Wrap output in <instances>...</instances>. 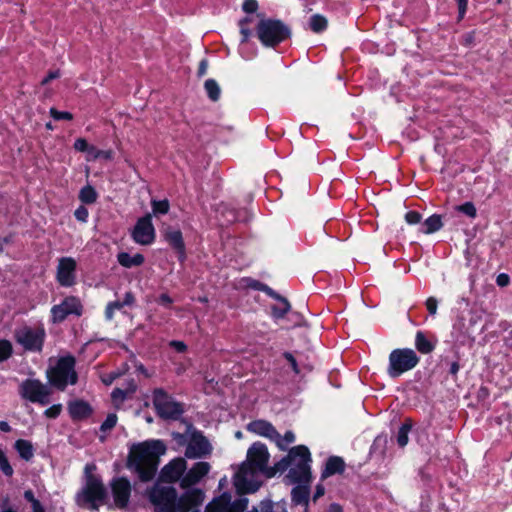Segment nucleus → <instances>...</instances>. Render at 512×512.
<instances>
[{
  "instance_id": "774afa93",
  "label": "nucleus",
  "mask_w": 512,
  "mask_h": 512,
  "mask_svg": "<svg viewBox=\"0 0 512 512\" xmlns=\"http://www.w3.org/2000/svg\"><path fill=\"white\" fill-rule=\"evenodd\" d=\"M0 430L4 431V432H9L10 431L9 424L5 421H0Z\"/></svg>"
},
{
  "instance_id": "2f4dec72",
  "label": "nucleus",
  "mask_w": 512,
  "mask_h": 512,
  "mask_svg": "<svg viewBox=\"0 0 512 512\" xmlns=\"http://www.w3.org/2000/svg\"><path fill=\"white\" fill-rule=\"evenodd\" d=\"M289 310V302L284 298H279L277 303L272 307V314L275 318H282Z\"/></svg>"
},
{
  "instance_id": "f3484780",
  "label": "nucleus",
  "mask_w": 512,
  "mask_h": 512,
  "mask_svg": "<svg viewBox=\"0 0 512 512\" xmlns=\"http://www.w3.org/2000/svg\"><path fill=\"white\" fill-rule=\"evenodd\" d=\"M76 266V261L72 257L59 259L56 277L60 285L70 287L75 284Z\"/></svg>"
},
{
  "instance_id": "ddd939ff",
  "label": "nucleus",
  "mask_w": 512,
  "mask_h": 512,
  "mask_svg": "<svg viewBox=\"0 0 512 512\" xmlns=\"http://www.w3.org/2000/svg\"><path fill=\"white\" fill-rule=\"evenodd\" d=\"M131 236L140 245H150L155 241L156 233L150 215L138 219Z\"/></svg>"
},
{
  "instance_id": "69168bd1",
  "label": "nucleus",
  "mask_w": 512,
  "mask_h": 512,
  "mask_svg": "<svg viewBox=\"0 0 512 512\" xmlns=\"http://www.w3.org/2000/svg\"><path fill=\"white\" fill-rule=\"evenodd\" d=\"M324 492H325L324 487L321 486V485H318L317 488H316V492H315L314 498L317 499V498L323 496Z\"/></svg>"
},
{
  "instance_id": "c9c22d12",
  "label": "nucleus",
  "mask_w": 512,
  "mask_h": 512,
  "mask_svg": "<svg viewBox=\"0 0 512 512\" xmlns=\"http://www.w3.org/2000/svg\"><path fill=\"white\" fill-rule=\"evenodd\" d=\"M261 511L262 512H287L285 503H275L272 504L271 502H262L261 503Z\"/></svg>"
},
{
  "instance_id": "6e6552de",
  "label": "nucleus",
  "mask_w": 512,
  "mask_h": 512,
  "mask_svg": "<svg viewBox=\"0 0 512 512\" xmlns=\"http://www.w3.org/2000/svg\"><path fill=\"white\" fill-rule=\"evenodd\" d=\"M257 33L260 41L266 46H274L283 41L288 30L281 22L275 20H262L258 24Z\"/></svg>"
},
{
  "instance_id": "f257e3e1",
  "label": "nucleus",
  "mask_w": 512,
  "mask_h": 512,
  "mask_svg": "<svg viewBox=\"0 0 512 512\" xmlns=\"http://www.w3.org/2000/svg\"><path fill=\"white\" fill-rule=\"evenodd\" d=\"M270 454L265 444L253 443L247 450L246 460L234 477V485L240 493L255 492L261 486V477L271 478L278 473V462L270 467Z\"/></svg>"
},
{
  "instance_id": "1a4fd4ad",
  "label": "nucleus",
  "mask_w": 512,
  "mask_h": 512,
  "mask_svg": "<svg viewBox=\"0 0 512 512\" xmlns=\"http://www.w3.org/2000/svg\"><path fill=\"white\" fill-rule=\"evenodd\" d=\"M45 330L42 327L31 328L21 327L15 331V339L24 349L29 351H40L45 340Z\"/></svg>"
},
{
  "instance_id": "49530a36",
  "label": "nucleus",
  "mask_w": 512,
  "mask_h": 512,
  "mask_svg": "<svg viewBox=\"0 0 512 512\" xmlns=\"http://www.w3.org/2000/svg\"><path fill=\"white\" fill-rule=\"evenodd\" d=\"M405 220L408 224L414 225L420 222L421 215L416 211H409L405 215Z\"/></svg>"
},
{
  "instance_id": "dca6fc26",
  "label": "nucleus",
  "mask_w": 512,
  "mask_h": 512,
  "mask_svg": "<svg viewBox=\"0 0 512 512\" xmlns=\"http://www.w3.org/2000/svg\"><path fill=\"white\" fill-rule=\"evenodd\" d=\"M114 504L122 509L128 504L131 495V484L123 477L115 478L110 483Z\"/></svg>"
},
{
  "instance_id": "37998d69",
  "label": "nucleus",
  "mask_w": 512,
  "mask_h": 512,
  "mask_svg": "<svg viewBox=\"0 0 512 512\" xmlns=\"http://www.w3.org/2000/svg\"><path fill=\"white\" fill-rule=\"evenodd\" d=\"M92 145H89L86 139L84 138H78L74 142V148L75 150L79 152H86L87 156L90 154V149Z\"/></svg>"
},
{
  "instance_id": "423d86ee",
  "label": "nucleus",
  "mask_w": 512,
  "mask_h": 512,
  "mask_svg": "<svg viewBox=\"0 0 512 512\" xmlns=\"http://www.w3.org/2000/svg\"><path fill=\"white\" fill-rule=\"evenodd\" d=\"M74 367V357L65 356L60 358L56 365L47 372L51 385L60 390H64L68 384L74 385L77 382V373Z\"/></svg>"
},
{
  "instance_id": "bb28decb",
  "label": "nucleus",
  "mask_w": 512,
  "mask_h": 512,
  "mask_svg": "<svg viewBox=\"0 0 512 512\" xmlns=\"http://www.w3.org/2000/svg\"><path fill=\"white\" fill-rule=\"evenodd\" d=\"M441 216L434 214L427 218L423 224L424 228L422 230L425 234H431L441 229L442 227Z\"/></svg>"
},
{
  "instance_id": "9b49d317",
  "label": "nucleus",
  "mask_w": 512,
  "mask_h": 512,
  "mask_svg": "<svg viewBox=\"0 0 512 512\" xmlns=\"http://www.w3.org/2000/svg\"><path fill=\"white\" fill-rule=\"evenodd\" d=\"M50 393V389L38 380H26L20 386L22 397L34 403L47 404Z\"/></svg>"
},
{
  "instance_id": "9d476101",
  "label": "nucleus",
  "mask_w": 512,
  "mask_h": 512,
  "mask_svg": "<svg viewBox=\"0 0 512 512\" xmlns=\"http://www.w3.org/2000/svg\"><path fill=\"white\" fill-rule=\"evenodd\" d=\"M154 407L162 418L176 419L182 413L181 406L173 401L162 389H156L153 393Z\"/></svg>"
},
{
  "instance_id": "a878e982",
  "label": "nucleus",
  "mask_w": 512,
  "mask_h": 512,
  "mask_svg": "<svg viewBox=\"0 0 512 512\" xmlns=\"http://www.w3.org/2000/svg\"><path fill=\"white\" fill-rule=\"evenodd\" d=\"M15 449L19 453L20 457L26 461L30 460L34 455L33 446L27 440H17L15 442Z\"/></svg>"
},
{
  "instance_id": "6e6d98bb",
  "label": "nucleus",
  "mask_w": 512,
  "mask_h": 512,
  "mask_svg": "<svg viewBox=\"0 0 512 512\" xmlns=\"http://www.w3.org/2000/svg\"><path fill=\"white\" fill-rule=\"evenodd\" d=\"M282 444L287 447V445L293 443L295 441V435L291 431H287L284 436H281Z\"/></svg>"
},
{
  "instance_id": "c756f323",
  "label": "nucleus",
  "mask_w": 512,
  "mask_h": 512,
  "mask_svg": "<svg viewBox=\"0 0 512 512\" xmlns=\"http://www.w3.org/2000/svg\"><path fill=\"white\" fill-rule=\"evenodd\" d=\"M79 199L85 204H93L97 200V192L90 186H84L79 192Z\"/></svg>"
},
{
  "instance_id": "bf43d9fd",
  "label": "nucleus",
  "mask_w": 512,
  "mask_h": 512,
  "mask_svg": "<svg viewBox=\"0 0 512 512\" xmlns=\"http://www.w3.org/2000/svg\"><path fill=\"white\" fill-rule=\"evenodd\" d=\"M158 303L163 306L169 307L173 303V300L168 294L164 293L159 296Z\"/></svg>"
},
{
  "instance_id": "20e7f679",
  "label": "nucleus",
  "mask_w": 512,
  "mask_h": 512,
  "mask_svg": "<svg viewBox=\"0 0 512 512\" xmlns=\"http://www.w3.org/2000/svg\"><path fill=\"white\" fill-rule=\"evenodd\" d=\"M311 454L304 445L291 448L286 457L278 462V472L289 469L287 478L291 483L308 484L311 481Z\"/></svg>"
},
{
  "instance_id": "f8f14e48",
  "label": "nucleus",
  "mask_w": 512,
  "mask_h": 512,
  "mask_svg": "<svg viewBox=\"0 0 512 512\" xmlns=\"http://www.w3.org/2000/svg\"><path fill=\"white\" fill-rule=\"evenodd\" d=\"M82 304L77 297H66L60 304L51 308V319L53 323L63 322L69 315L80 316Z\"/></svg>"
},
{
  "instance_id": "412c9836",
  "label": "nucleus",
  "mask_w": 512,
  "mask_h": 512,
  "mask_svg": "<svg viewBox=\"0 0 512 512\" xmlns=\"http://www.w3.org/2000/svg\"><path fill=\"white\" fill-rule=\"evenodd\" d=\"M164 239L178 253L181 261L185 258V244L182 233L178 229L167 228L164 232Z\"/></svg>"
},
{
  "instance_id": "3c124183",
  "label": "nucleus",
  "mask_w": 512,
  "mask_h": 512,
  "mask_svg": "<svg viewBox=\"0 0 512 512\" xmlns=\"http://www.w3.org/2000/svg\"><path fill=\"white\" fill-rule=\"evenodd\" d=\"M258 5L256 0H245L243 3V10L247 13H253L256 11Z\"/></svg>"
},
{
  "instance_id": "680f3d73",
  "label": "nucleus",
  "mask_w": 512,
  "mask_h": 512,
  "mask_svg": "<svg viewBox=\"0 0 512 512\" xmlns=\"http://www.w3.org/2000/svg\"><path fill=\"white\" fill-rule=\"evenodd\" d=\"M134 301H135L134 295L131 292H127L125 294L124 300H123V302H121V304H123V306H125V305L130 306L134 303Z\"/></svg>"
},
{
  "instance_id": "393cba45",
  "label": "nucleus",
  "mask_w": 512,
  "mask_h": 512,
  "mask_svg": "<svg viewBox=\"0 0 512 512\" xmlns=\"http://www.w3.org/2000/svg\"><path fill=\"white\" fill-rule=\"evenodd\" d=\"M292 501L295 504L307 506L309 491L306 486L299 485L292 489Z\"/></svg>"
},
{
  "instance_id": "473e14b6",
  "label": "nucleus",
  "mask_w": 512,
  "mask_h": 512,
  "mask_svg": "<svg viewBox=\"0 0 512 512\" xmlns=\"http://www.w3.org/2000/svg\"><path fill=\"white\" fill-rule=\"evenodd\" d=\"M24 498L27 502L30 503L32 512H45L44 506L41 502L35 497V494L32 490H26L24 492Z\"/></svg>"
},
{
  "instance_id": "4d7b16f0",
  "label": "nucleus",
  "mask_w": 512,
  "mask_h": 512,
  "mask_svg": "<svg viewBox=\"0 0 512 512\" xmlns=\"http://www.w3.org/2000/svg\"><path fill=\"white\" fill-rule=\"evenodd\" d=\"M510 278L507 274L501 273L496 278V283L500 287H505L509 284Z\"/></svg>"
},
{
  "instance_id": "13d9d810",
  "label": "nucleus",
  "mask_w": 512,
  "mask_h": 512,
  "mask_svg": "<svg viewBox=\"0 0 512 512\" xmlns=\"http://www.w3.org/2000/svg\"><path fill=\"white\" fill-rule=\"evenodd\" d=\"M458 3L459 19H462L466 13L468 0H456Z\"/></svg>"
},
{
  "instance_id": "603ef678",
  "label": "nucleus",
  "mask_w": 512,
  "mask_h": 512,
  "mask_svg": "<svg viewBox=\"0 0 512 512\" xmlns=\"http://www.w3.org/2000/svg\"><path fill=\"white\" fill-rule=\"evenodd\" d=\"M284 357L286 358V360L289 362V364L291 365V368L292 370L298 374L300 373V369L298 367V364H297V361L296 359L294 358V356L291 354V353H285L284 354Z\"/></svg>"
},
{
  "instance_id": "7ed1b4c3",
  "label": "nucleus",
  "mask_w": 512,
  "mask_h": 512,
  "mask_svg": "<svg viewBox=\"0 0 512 512\" xmlns=\"http://www.w3.org/2000/svg\"><path fill=\"white\" fill-rule=\"evenodd\" d=\"M166 451L160 440H149L131 447L128 456V467L134 469L142 481H149L154 476L159 457Z\"/></svg>"
},
{
  "instance_id": "c85d7f7f",
  "label": "nucleus",
  "mask_w": 512,
  "mask_h": 512,
  "mask_svg": "<svg viewBox=\"0 0 512 512\" xmlns=\"http://www.w3.org/2000/svg\"><path fill=\"white\" fill-rule=\"evenodd\" d=\"M309 25L312 31L315 33H320L327 28L328 21L324 16L315 14L310 18Z\"/></svg>"
},
{
  "instance_id": "338daca9",
  "label": "nucleus",
  "mask_w": 512,
  "mask_h": 512,
  "mask_svg": "<svg viewBox=\"0 0 512 512\" xmlns=\"http://www.w3.org/2000/svg\"><path fill=\"white\" fill-rule=\"evenodd\" d=\"M459 371V365L457 362H453L450 367V373L456 375Z\"/></svg>"
},
{
  "instance_id": "a19ab883",
  "label": "nucleus",
  "mask_w": 512,
  "mask_h": 512,
  "mask_svg": "<svg viewBox=\"0 0 512 512\" xmlns=\"http://www.w3.org/2000/svg\"><path fill=\"white\" fill-rule=\"evenodd\" d=\"M116 423H117L116 414H114V413L109 414L106 417L105 421L101 425V431H103V432L110 431L112 428L115 427Z\"/></svg>"
},
{
  "instance_id": "58836bf2",
  "label": "nucleus",
  "mask_w": 512,
  "mask_h": 512,
  "mask_svg": "<svg viewBox=\"0 0 512 512\" xmlns=\"http://www.w3.org/2000/svg\"><path fill=\"white\" fill-rule=\"evenodd\" d=\"M12 354V345L7 340L0 341V362L8 359Z\"/></svg>"
},
{
  "instance_id": "b1692460",
  "label": "nucleus",
  "mask_w": 512,
  "mask_h": 512,
  "mask_svg": "<svg viewBox=\"0 0 512 512\" xmlns=\"http://www.w3.org/2000/svg\"><path fill=\"white\" fill-rule=\"evenodd\" d=\"M69 412L74 418H83L89 415L90 407L83 401H75L70 403Z\"/></svg>"
},
{
  "instance_id": "09e8293b",
  "label": "nucleus",
  "mask_w": 512,
  "mask_h": 512,
  "mask_svg": "<svg viewBox=\"0 0 512 512\" xmlns=\"http://www.w3.org/2000/svg\"><path fill=\"white\" fill-rule=\"evenodd\" d=\"M438 301L434 297H429L426 300V308L430 314L435 315L437 313Z\"/></svg>"
},
{
  "instance_id": "4c0bfd02",
  "label": "nucleus",
  "mask_w": 512,
  "mask_h": 512,
  "mask_svg": "<svg viewBox=\"0 0 512 512\" xmlns=\"http://www.w3.org/2000/svg\"><path fill=\"white\" fill-rule=\"evenodd\" d=\"M152 210L154 214H166L169 211L168 200L152 201Z\"/></svg>"
},
{
  "instance_id": "cd10ccee",
  "label": "nucleus",
  "mask_w": 512,
  "mask_h": 512,
  "mask_svg": "<svg viewBox=\"0 0 512 512\" xmlns=\"http://www.w3.org/2000/svg\"><path fill=\"white\" fill-rule=\"evenodd\" d=\"M415 347L419 352L423 354H428L432 352L434 349L432 343L425 337V335L421 331H418L416 333Z\"/></svg>"
},
{
  "instance_id": "a18cd8bd",
  "label": "nucleus",
  "mask_w": 512,
  "mask_h": 512,
  "mask_svg": "<svg viewBox=\"0 0 512 512\" xmlns=\"http://www.w3.org/2000/svg\"><path fill=\"white\" fill-rule=\"evenodd\" d=\"M50 115L55 120H71L73 118L72 114L70 112L66 111H58L55 108L50 109Z\"/></svg>"
},
{
  "instance_id": "e2e57ef3",
  "label": "nucleus",
  "mask_w": 512,
  "mask_h": 512,
  "mask_svg": "<svg viewBox=\"0 0 512 512\" xmlns=\"http://www.w3.org/2000/svg\"><path fill=\"white\" fill-rule=\"evenodd\" d=\"M116 377H118V374H110V375H107V376H103L102 377V381L106 385H110Z\"/></svg>"
},
{
  "instance_id": "79ce46f5",
  "label": "nucleus",
  "mask_w": 512,
  "mask_h": 512,
  "mask_svg": "<svg viewBox=\"0 0 512 512\" xmlns=\"http://www.w3.org/2000/svg\"><path fill=\"white\" fill-rule=\"evenodd\" d=\"M122 307H123V304H121V302H119V301H114V302L109 303L106 306V310H105V317H106V319L107 320H112L114 312L116 310L121 309Z\"/></svg>"
},
{
  "instance_id": "7c9ffc66",
  "label": "nucleus",
  "mask_w": 512,
  "mask_h": 512,
  "mask_svg": "<svg viewBox=\"0 0 512 512\" xmlns=\"http://www.w3.org/2000/svg\"><path fill=\"white\" fill-rule=\"evenodd\" d=\"M206 93L212 101H217L220 98L221 89L218 83L213 79H208L204 84Z\"/></svg>"
},
{
  "instance_id": "5701e85b",
  "label": "nucleus",
  "mask_w": 512,
  "mask_h": 512,
  "mask_svg": "<svg viewBox=\"0 0 512 512\" xmlns=\"http://www.w3.org/2000/svg\"><path fill=\"white\" fill-rule=\"evenodd\" d=\"M344 469V462L340 457H331L326 462L324 471L322 472V478L325 479L333 474L342 472Z\"/></svg>"
},
{
  "instance_id": "5fc2aeb1",
  "label": "nucleus",
  "mask_w": 512,
  "mask_h": 512,
  "mask_svg": "<svg viewBox=\"0 0 512 512\" xmlns=\"http://www.w3.org/2000/svg\"><path fill=\"white\" fill-rule=\"evenodd\" d=\"M125 397H126V392L119 388L114 389L112 392V398L115 402H121L125 399Z\"/></svg>"
},
{
  "instance_id": "aec40b11",
  "label": "nucleus",
  "mask_w": 512,
  "mask_h": 512,
  "mask_svg": "<svg viewBox=\"0 0 512 512\" xmlns=\"http://www.w3.org/2000/svg\"><path fill=\"white\" fill-rule=\"evenodd\" d=\"M211 446L209 442L202 435H193L189 441L185 456L191 459L200 458L209 454Z\"/></svg>"
},
{
  "instance_id": "4be33fe9",
  "label": "nucleus",
  "mask_w": 512,
  "mask_h": 512,
  "mask_svg": "<svg viewBox=\"0 0 512 512\" xmlns=\"http://www.w3.org/2000/svg\"><path fill=\"white\" fill-rule=\"evenodd\" d=\"M117 260L121 266L125 268H132L141 266L144 263L145 258L140 253L130 255L129 253L121 252L117 255Z\"/></svg>"
},
{
  "instance_id": "0eeeda50",
  "label": "nucleus",
  "mask_w": 512,
  "mask_h": 512,
  "mask_svg": "<svg viewBox=\"0 0 512 512\" xmlns=\"http://www.w3.org/2000/svg\"><path fill=\"white\" fill-rule=\"evenodd\" d=\"M418 363L419 357L414 350L409 348L394 349L389 354L387 373L391 378H397L412 370Z\"/></svg>"
},
{
  "instance_id": "ea45409f",
  "label": "nucleus",
  "mask_w": 512,
  "mask_h": 512,
  "mask_svg": "<svg viewBox=\"0 0 512 512\" xmlns=\"http://www.w3.org/2000/svg\"><path fill=\"white\" fill-rule=\"evenodd\" d=\"M408 433L409 427L407 425H402L397 434V443L400 447H405L408 443Z\"/></svg>"
},
{
  "instance_id": "8fccbe9b",
  "label": "nucleus",
  "mask_w": 512,
  "mask_h": 512,
  "mask_svg": "<svg viewBox=\"0 0 512 512\" xmlns=\"http://www.w3.org/2000/svg\"><path fill=\"white\" fill-rule=\"evenodd\" d=\"M62 406L60 404L53 405L45 411V415L49 418L57 417L61 412Z\"/></svg>"
},
{
  "instance_id": "a211bd4d",
  "label": "nucleus",
  "mask_w": 512,
  "mask_h": 512,
  "mask_svg": "<svg viewBox=\"0 0 512 512\" xmlns=\"http://www.w3.org/2000/svg\"><path fill=\"white\" fill-rule=\"evenodd\" d=\"M186 469L187 464L185 459L175 458L162 468L160 478L167 483L181 481L182 477L185 475L184 472Z\"/></svg>"
},
{
  "instance_id": "4468645a",
  "label": "nucleus",
  "mask_w": 512,
  "mask_h": 512,
  "mask_svg": "<svg viewBox=\"0 0 512 512\" xmlns=\"http://www.w3.org/2000/svg\"><path fill=\"white\" fill-rule=\"evenodd\" d=\"M230 501V495L222 494L207 505L206 512H243L247 507V499H241L232 504Z\"/></svg>"
},
{
  "instance_id": "f704fd0d",
  "label": "nucleus",
  "mask_w": 512,
  "mask_h": 512,
  "mask_svg": "<svg viewBox=\"0 0 512 512\" xmlns=\"http://www.w3.org/2000/svg\"><path fill=\"white\" fill-rule=\"evenodd\" d=\"M251 22H252L251 17H245L244 19H242L239 22L240 33L242 35V40H241L242 42H247L248 39L250 38V36L252 35V31L249 28V23H251Z\"/></svg>"
},
{
  "instance_id": "864d4df0",
  "label": "nucleus",
  "mask_w": 512,
  "mask_h": 512,
  "mask_svg": "<svg viewBox=\"0 0 512 512\" xmlns=\"http://www.w3.org/2000/svg\"><path fill=\"white\" fill-rule=\"evenodd\" d=\"M169 345L180 353L187 350V345L183 341L173 340L169 343Z\"/></svg>"
},
{
  "instance_id": "de8ad7c7",
  "label": "nucleus",
  "mask_w": 512,
  "mask_h": 512,
  "mask_svg": "<svg viewBox=\"0 0 512 512\" xmlns=\"http://www.w3.org/2000/svg\"><path fill=\"white\" fill-rule=\"evenodd\" d=\"M74 215L77 220H79L81 222H86L88 219L89 213H88V210L84 206H80L75 210Z\"/></svg>"
},
{
  "instance_id": "e433bc0d",
  "label": "nucleus",
  "mask_w": 512,
  "mask_h": 512,
  "mask_svg": "<svg viewBox=\"0 0 512 512\" xmlns=\"http://www.w3.org/2000/svg\"><path fill=\"white\" fill-rule=\"evenodd\" d=\"M0 512H18L9 495H3L0 497Z\"/></svg>"
},
{
  "instance_id": "f03ea898",
  "label": "nucleus",
  "mask_w": 512,
  "mask_h": 512,
  "mask_svg": "<svg viewBox=\"0 0 512 512\" xmlns=\"http://www.w3.org/2000/svg\"><path fill=\"white\" fill-rule=\"evenodd\" d=\"M148 496L155 512H189L203 501V493L199 489L188 490L177 498L175 488L161 483H156Z\"/></svg>"
},
{
  "instance_id": "c03bdc74",
  "label": "nucleus",
  "mask_w": 512,
  "mask_h": 512,
  "mask_svg": "<svg viewBox=\"0 0 512 512\" xmlns=\"http://www.w3.org/2000/svg\"><path fill=\"white\" fill-rule=\"evenodd\" d=\"M458 210L471 218L476 217V208L471 202H466L458 207Z\"/></svg>"
},
{
  "instance_id": "052dcab7",
  "label": "nucleus",
  "mask_w": 512,
  "mask_h": 512,
  "mask_svg": "<svg viewBox=\"0 0 512 512\" xmlns=\"http://www.w3.org/2000/svg\"><path fill=\"white\" fill-rule=\"evenodd\" d=\"M60 77V73L59 71H51L48 73V75L42 80V85H45L47 84L49 81L53 80V79H57Z\"/></svg>"
},
{
  "instance_id": "6ab92c4d",
  "label": "nucleus",
  "mask_w": 512,
  "mask_h": 512,
  "mask_svg": "<svg viewBox=\"0 0 512 512\" xmlns=\"http://www.w3.org/2000/svg\"><path fill=\"white\" fill-rule=\"evenodd\" d=\"M210 471V464L207 462H197L190 468L181 479V487L188 488L197 484Z\"/></svg>"
},
{
  "instance_id": "39448f33",
  "label": "nucleus",
  "mask_w": 512,
  "mask_h": 512,
  "mask_svg": "<svg viewBox=\"0 0 512 512\" xmlns=\"http://www.w3.org/2000/svg\"><path fill=\"white\" fill-rule=\"evenodd\" d=\"M93 465L85 467V482L75 496L77 505L97 511L105 503L107 490L101 478L92 473Z\"/></svg>"
},
{
  "instance_id": "72a5a7b5",
  "label": "nucleus",
  "mask_w": 512,
  "mask_h": 512,
  "mask_svg": "<svg viewBox=\"0 0 512 512\" xmlns=\"http://www.w3.org/2000/svg\"><path fill=\"white\" fill-rule=\"evenodd\" d=\"M99 158L111 160L113 158V152L111 150H99L95 146H91L90 154L86 157V159L88 161H94Z\"/></svg>"
},
{
  "instance_id": "0e129e2a",
  "label": "nucleus",
  "mask_w": 512,
  "mask_h": 512,
  "mask_svg": "<svg viewBox=\"0 0 512 512\" xmlns=\"http://www.w3.org/2000/svg\"><path fill=\"white\" fill-rule=\"evenodd\" d=\"M328 512H343L342 507L339 504H331Z\"/></svg>"
},
{
  "instance_id": "2eb2a0df",
  "label": "nucleus",
  "mask_w": 512,
  "mask_h": 512,
  "mask_svg": "<svg viewBox=\"0 0 512 512\" xmlns=\"http://www.w3.org/2000/svg\"><path fill=\"white\" fill-rule=\"evenodd\" d=\"M247 430L256 435L266 437L269 440L274 441L279 449L285 450V446L282 444L281 435L276 431L270 422L265 420L252 421L247 425Z\"/></svg>"
}]
</instances>
